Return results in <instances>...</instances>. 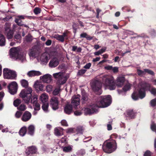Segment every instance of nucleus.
Here are the masks:
<instances>
[{
  "label": "nucleus",
  "instance_id": "obj_23",
  "mask_svg": "<svg viewBox=\"0 0 156 156\" xmlns=\"http://www.w3.org/2000/svg\"><path fill=\"white\" fill-rule=\"evenodd\" d=\"M151 84L149 83L145 82L142 84L141 88H143L144 90L145 91L147 90L150 91L151 90Z\"/></svg>",
  "mask_w": 156,
  "mask_h": 156
},
{
  "label": "nucleus",
  "instance_id": "obj_53",
  "mask_svg": "<svg viewBox=\"0 0 156 156\" xmlns=\"http://www.w3.org/2000/svg\"><path fill=\"white\" fill-rule=\"evenodd\" d=\"M59 89H55L53 91V94L55 95H57L59 94Z\"/></svg>",
  "mask_w": 156,
  "mask_h": 156
},
{
  "label": "nucleus",
  "instance_id": "obj_35",
  "mask_svg": "<svg viewBox=\"0 0 156 156\" xmlns=\"http://www.w3.org/2000/svg\"><path fill=\"white\" fill-rule=\"evenodd\" d=\"M131 88V85L129 83H127L123 87L122 90L124 92H126L129 90Z\"/></svg>",
  "mask_w": 156,
  "mask_h": 156
},
{
  "label": "nucleus",
  "instance_id": "obj_59",
  "mask_svg": "<svg viewBox=\"0 0 156 156\" xmlns=\"http://www.w3.org/2000/svg\"><path fill=\"white\" fill-rule=\"evenodd\" d=\"M52 43V41L50 39H48L45 42V44L47 46L51 45Z\"/></svg>",
  "mask_w": 156,
  "mask_h": 156
},
{
  "label": "nucleus",
  "instance_id": "obj_60",
  "mask_svg": "<svg viewBox=\"0 0 156 156\" xmlns=\"http://www.w3.org/2000/svg\"><path fill=\"white\" fill-rule=\"evenodd\" d=\"M68 30H67L66 31L64 32L63 34V35H62L63 36L64 38H65V37L66 39H68Z\"/></svg>",
  "mask_w": 156,
  "mask_h": 156
},
{
  "label": "nucleus",
  "instance_id": "obj_51",
  "mask_svg": "<svg viewBox=\"0 0 156 156\" xmlns=\"http://www.w3.org/2000/svg\"><path fill=\"white\" fill-rule=\"evenodd\" d=\"M151 129L154 132L156 131V124L153 123L151 125Z\"/></svg>",
  "mask_w": 156,
  "mask_h": 156
},
{
  "label": "nucleus",
  "instance_id": "obj_55",
  "mask_svg": "<svg viewBox=\"0 0 156 156\" xmlns=\"http://www.w3.org/2000/svg\"><path fill=\"white\" fill-rule=\"evenodd\" d=\"M61 123L62 125L63 126H68L67 122L65 120H63L61 121Z\"/></svg>",
  "mask_w": 156,
  "mask_h": 156
},
{
  "label": "nucleus",
  "instance_id": "obj_12",
  "mask_svg": "<svg viewBox=\"0 0 156 156\" xmlns=\"http://www.w3.org/2000/svg\"><path fill=\"white\" fill-rule=\"evenodd\" d=\"M50 105L52 108L55 110L58 108V98L56 97H52L50 100Z\"/></svg>",
  "mask_w": 156,
  "mask_h": 156
},
{
  "label": "nucleus",
  "instance_id": "obj_43",
  "mask_svg": "<svg viewBox=\"0 0 156 156\" xmlns=\"http://www.w3.org/2000/svg\"><path fill=\"white\" fill-rule=\"evenodd\" d=\"M86 71L87 70L86 69H80L79 70L77 74L79 76H82L84 74Z\"/></svg>",
  "mask_w": 156,
  "mask_h": 156
},
{
  "label": "nucleus",
  "instance_id": "obj_13",
  "mask_svg": "<svg viewBox=\"0 0 156 156\" xmlns=\"http://www.w3.org/2000/svg\"><path fill=\"white\" fill-rule=\"evenodd\" d=\"M126 116L130 119H134L135 118L137 113L133 109H129L126 112Z\"/></svg>",
  "mask_w": 156,
  "mask_h": 156
},
{
  "label": "nucleus",
  "instance_id": "obj_57",
  "mask_svg": "<svg viewBox=\"0 0 156 156\" xmlns=\"http://www.w3.org/2000/svg\"><path fill=\"white\" fill-rule=\"evenodd\" d=\"M91 65V63H87L84 66L83 68L86 69H88L90 67Z\"/></svg>",
  "mask_w": 156,
  "mask_h": 156
},
{
  "label": "nucleus",
  "instance_id": "obj_47",
  "mask_svg": "<svg viewBox=\"0 0 156 156\" xmlns=\"http://www.w3.org/2000/svg\"><path fill=\"white\" fill-rule=\"evenodd\" d=\"M42 60L44 62H47L49 60V58L47 56H42L41 57Z\"/></svg>",
  "mask_w": 156,
  "mask_h": 156
},
{
  "label": "nucleus",
  "instance_id": "obj_19",
  "mask_svg": "<svg viewBox=\"0 0 156 156\" xmlns=\"http://www.w3.org/2000/svg\"><path fill=\"white\" fill-rule=\"evenodd\" d=\"M27 75L29 77L39 76L41 75V73L39 71L31 70L27 73Z\"/></svg>",
  "mask_w": 156,
  "mask_h": 156
},
{
  "label": "nucleus",
  "instance_id": "obj_6",
  "mask_svg": "<svg viewBox=\"0 0 156 156\" xmlns=\"http://www.w3.org/2000/svg\"><path fill=\"white\" fill-rule=\"evenodd\" d=\"M146 95L145 91L143 88L141 87L139 89L138 91H135L132 94V98L134 100H137L139 99H142Z\"/></svg>",
  "mask_w": 156,
  "mask_h": 156
},
{
  "label": "nucleus",
  "instance_id": "obj_17",
  "mask_svg": "<svg viewBox=\"0 0 156 156\" xmlns=\"http://www.w3.org/2000/svg\"><path fill=\"white\" fill-rule=\"evenodd\" d=\"M23 15L19 16H17V18L15 20V22L19 26H21L23 25V22L21 20L22 19H24L25 17H27Z\"/></svg>",
  "mask_w": 156,
  "mask_h": 156
},
{
  "label": "nucleus",
  "instance_id": "obj_26",
  "mask_svg": "<svg viewBox=\"0 0 156 156\" xmlns=\"http://www.w3.org/2000/svg\"><path fill=\"white\" fill-rule=\"evenodd\" d=\"M63 130L62 128L60 129L55 128L54 129V134L57 136H60L63 135Z\"/></svg>",
  "mask_w": 156,
  "mask_h": 156
},
{
  "label": "nucleus",
  "instance_id": "obj_37",
  "mask_svg": "<svg viewBox=\"0 0 156 156\" xmlns=\"http://www.w3.org/2000/svg\"><path fill=\"white\" fill-rule=\"evenodd\" d=\"M26 108V105L23 104H21L19 107H17V109L21 111H24Z\"/></svg>",
  "mask_w": 156,
  "mask_h": 156
},
{
  "label": "nucleus",
  "instance_id": "obj_8",
  "mask_svg": "<svg viewBox=\"0 0 156 156\" xmlns=\"http://www.w3.org/2000/svg\"><path fill=\"white\" fill-rule=\"evenodd\" d=\"M3 73L4 77L7 79H15L17 76L15 71L6 68L4 69Z\"/></svg>",
  "mask_w": 156,
  "mask_h": 156
},
{
  "label": "nucleus",
  "instance_id": "obj_63",
  "mask_svg": "<svg viewBox=\"0 0 156 156\" xmlns=\"http://www.w3.org/2000/svg\"><path fill=\"white\" fill-rule=\"evenodd\" d=\"M137 37H142L145 38H148V37L146 35H145L144 34H141L140 35H138Z\"/></svg>",
  "mask_w": 156,
  "mask_h": 156
},
{
  "label": "nucleus",
  "instance_id": "obj_32",
  "mask_svg": "<svg viewBox=\"0 0 156 156\" xmlns=\"http://www.w3.org/2000/svg\"><path fill=\"white\" fill-rule=\"evenodd\" d=\"M49 106L48 104V103H43L42 106V108L43 110L45 112H48V109Z\"/></svg>",
  "mask_w": 156,
  "mask_h": 156
},
{
  "label": "nucleus",
  "instance_id": "obj_22",
  "mask_svg": "<svg viewBox=\"0 0 156 156\" xmlns=\"http://www.w3.org/2000/svg\"><path fill=\"white\" fill-rule=\"evenodd\" d=\"M82 95L81 102L82 104H84L88 101V98L87 94L85 92H82Z\"/></svg>",
  "mask_w": 156,
  "mask_h": 156
},
{
  "label": "nucleus",
  "instance_id": "obj_16",
  "mask_svg": "<svg viewBox=\"0 0 156 156\" xmlns=\"http://www.w3.org/2000/svg\"><path fill=\"white\" fill-rule=\"evenodd\" d=\"M59 64L58 59L56 58H54L50 61L49 65L51 68L55 67L57 66Z\"/></svg>",
  "mask_w": 156,
  "mask_h": 156
},
{
  "label": "nucleus",
  "instance_id": "obj_56",
  "mask_svg": "<svg viewBox=\"0 0 156 156\" xmlns=\"http://www.w3.org/2000/svg\"><path fill=\"white\" fill-rule=\"evenodd\" d=\"M144 156H151V152L149 151H147L144 154Z\"/></svg>",
  "mask_w": 156,
  "mask_h": 156
},
{
  "label": "nucleus",
  "instance_id": "obj_10",
  "mask_svg": "<svg viewBox=\"0 0 156 156\" xmlns=\"http://www.w3.org/2000/svg\"><path fill=\"white\" fill-rule=\"evenodd\" d=\"M97 106L95 105L91 108H84L82 109V112L85 115H91L97 112Z\"/></svg>",
  "mask_w": 156,
  "mask_h": 156
},
{
  "label": "nucleus",
  "instance_id": "obj_58",
  "mask_svg": "<svg viewBox=\"0 0 156 156\" xmlns=\"http://www.w3.org/2000/svg\"><path fill=\"white\" fill-rule=\"evenodd\" d=\"M119 68L117 67H113L112 69V70L114 73H117L119 71Z\"/></svg>",
  "mask_w": 156,
  "mask_h": 156
},
{
  "label": "nucleus",
  "instance_id": "obj_36",
  "mask_svg": "<svg viewBox=\"0 0 156 156\" xmlns=\"http://www.w3.org/2000/svg\"><path fill=\"white\" fill-rule=\"evenodd\" d=\"M84 128L82 126H79L77 127L76 131L77 133L82 134L84 131Z\"/></svg>",
  "mask_w": 156,
  "mask_h": 156
},
{
  "label": "nucleus",
  "instance_id": "obj_34",
  "mask_svg": "<svg viewBox=\"0 0 156 156\" xmlns=\"http://www.w3.org/2000/svg\"><path fill=\"white\" fill-rule=\"evenodd\" d=\"M7 38L8 39H11L13 36V31L12 30H9V31L7 32Z\"/></svg>",
  "mask_w": 156,
  "mask_h": 156
},
{
  "label": "nucleus",
  "instance_id": "obj_24",
  "mask_svg": "<svg viewBox=\"0 0 156 156\" xmlns=\"http://www.w3.org/2000/svg\"><path fill=\"white\" fill-rule=\"evenodd\" d=\"M27 129L25 126L22 127L19 132V135L21 136H24L27 133Z\"/></svg>",
  "mask_w": 156,
  "mask_h": 156
},
{
  "label": "nucleus",
  "instance_id": "obj_15",
  "mask_svg": "<svg viewBox=\"0 0 156 156\" xmlns=\"http://www.w3.org/2000/svg\"><path fill=\"white\" fill-rule=\"evenodd\" d=\"M41 79L44 83H50L51 81V76L49 74H46L42 76H41Z\"/></svg>",
  "mask_w": 156,
  "mask_h": 156
},
{
  "label": "nucleus",
  "instance_id": "obj_21",
  "mask_svg": "<svg viewBox=\"0 0 156 156\" xmlns=\"http://www.w3.org/2000/svg\"><path fill=\"white\" fill-rule=\"evenodd\" d=\"M27 129V133L31 136H33L35 131V127L33 125H30L28 126Z\"/></svg>",
  "mask_w": 156,
  "mask_h": 156
},
{
  "label": "nucleus",
  "instance_id": "obj_20",
  "mask_svg": "<svg viewBox=\"0 0 156 156\" xmlns=\"http://www.w3.org/2000/svg\"><path fill=\"white\" fill-rule=\"evenodd\" d=\"M125 81L124 77H119L117 81L116 86L118 87H121L124 84Z\"/></svg>",
  "mask_w": 156,
  "mask_h": 156
},
{
  "label": "nucleus",
  "instance_id": "obj_64",
  "mask_svg": "<svg viewBox=\"0 0 156 156\" xmlns=\"http://www.w3.org/2000/svg\"><path fill=\"white\" fill-rule=\"evenodd\" d=\"M105 69L107 70H112L113 67L112 66H107L105 67Z\"/></svg>",
  "mask_w": 156,
  "mask_h": 156
},
{
  "label": "nucleus",
  "instance_id": "obj_33",
  "mask_svg": "<svg viewBox=\"0 0 156 156\" xmlns=\"http://www.w3.org/2000/svg\"><path fill=\"white\" fill-rule=\"evenodd\" d=\"M37 51V48H33L31 49L30 52V55L33 57L35 56L36 55V53Z\"/></svg>",
  "mask_w": 156,
  "mask_h": 156
},
{
  "label": "nucleus",
  "instance_id": "obj_49",
  "mask_svg": "<svg viewBox=\"0 0 156 156\" xmlns=\"http://www.w3.org/2000/svg\"><path fill=\"white\" fill-rule=\"evenodd\" d=\"M83 113L82 112V109L81 111L76 110L74 112V114L76 116H79L81 115Z\"/></svg>",
  "mask_w": 156,
  "mask_h": 156
},
{
  "label": "nucleus",
  "instance_id": "obj_42",
  "mask_svg": "<svg viewBox=\"0 0 156 156\" xmlns=\"http://www.w3.org/2000/svg\"><path fill=\"white\" fill-rule=\"evenodd\" d=\"M41 11V9L38 7L35 8L34 10V12L36 15H37L40 13Z\"/></svg>",
  "mask_w": 156,
  "mask_h": 156
},
{
  "label": "nucleus",
  "instance_id": "obj_14",
  "mask_svg": "<svg viewBox=\"0 0 156 156\" xmlns=\"http://www.w3.org/2000/svg\"><path fill=\"white\" fill-rule=\"evenodd\" d=\"M31 117V113L28 111H25L23 113L22 118L21 120L23 122H27L29 121Z\"/></svg>",
  "mask_w": 156,
  "mask_h": 156
},
{
  "label": "nucleus",
  "instance_id": "obj_4",
  "mask_svg": "<svg viewBox=\"0 0 156 156\" xmlns=\"http://www.w3.org/2000/svg\"><path fill=\"white\" fill-rule=\"evenodd\" d=\"M32 90L30 87L22 90L20 94V97L26 103L29 104L32 97Z\"/></svg>",
  "mask_w": 156,
  "mask_h": 156
},
{
  "label": "nucleus",
  "instance_id": "obj_52",
  "mask_svg": "<svg viewBox=\"0 0 156 156\" xmlns=\"http://www.w3.org/2000/svg\"><path fill=\"white\" fill-rule=\"evenodd\" d=\"M109 124L107 125V129L108 130H110L112 129V127L111 125V124L112 123V121H110L108 122Z\"/></svg>",
  "mask_w": 156,
  "mask_h": 156
},
{
  "label": "nucleus",
  "instance_id": "obj_27",
  "mask_svg": "<svg viewBox=\"0 0 156 156\" xmlns=\"http://www.w3.org/2000/svg\"><path fill=\"white\" fill-rule=\"evenodd\" d=\"M5 40L4 36L0 33V46H3L5 45Z\"/></svg>",
  "mask_w": 156,
  "mask_h": 156
},
{
  "label": "nucleus",
  "instance_id": "obj_9",
  "mask_svg": "<svg viewBox=\"0 0 156 156\" xmlns=\"http://www.w3.org/2000/svg\"><path fill=\"white\" fill-rule=\"evenodd\" d=\"M10 55L12 58L19 59L23 62L25 58L23 54H20L18 51L13 48L11 49L10 50Z\"/></svg>",
  "mask_w": 156,
  "mask_h": 156
},
{
  "label": "nucleus",
  "instance_id": "obj_44",
  "mask_svg": "<svg viewBox=\"0 0 156 156\" xmlns=\"http://www.w3.org/2000/svg\"><path fill=\"white\" fill-rule=\"evenodd\" d=\"M150 104L151 107L155 106H156V98L151 100L150 102Z\"/></svg>",
  "mask_w": 156,
  "mask_h": 156
},
{
  "label": "nucleus",
  "instance_id": "obj_2",
  "mask_svg": "<svg viewBox=\"0 0 156 156\" xmlns=\"http://www.w3.org/2000/svg\"><path fill=\"white\" fill-rule=\"evenodd\" d=\"M80 98L76 96H74L72 98L71 104H67L66 105L64 109L65 112L68 115L70 114L73 111V106L76 109L77 106L80 104Z\"/></svg>",
  "mask_w": 156,
  "mask_h": 156
},
{
  "label": "nucleus",
  "instance_id": "obj_25",
  "mask_svg": "<svg viewBox=\"0 0 156 156\" xmlns=\"http://www.w3.org/2000/svg\"><path fill=\"white\" fill-rule=\"evenodd\" d=\"M48 99V95L45 93L42 94L40 97V99L43 103L46 102Z\"/></svg>",
  "mask_w": 156,
  "mask_h": 156
},
{
  "label": "nucleus",
  "instance_id": "obj_40",
  "mask_svg": "<svg viewBox=\"0 0 156 156\" xmlns=\"http://www.w3.org/2000/svg\"><path fill=\"white\" fill-rule=\"evenodd\" d=\"M86 154L85 151L84 149H81L77 152V154L79 155H84Z\"/></svg>",
  "mask_w": 156,
  "mask_h": 156
},
{
  "label": "nucleus",
  "instance_id": "obj_45",
  "mask_svg": "<svg viewBox=\"0 0 156 156\" xmlns=\"http://www.w3.org/2000/svg\"><path fill=\"white\" fill-rule=\"evenodd\" d=\"M31 103L34 104L36 102H37V98L36 96H33L32 98L31 97Z\"/></svg>",
  "mask_w": 156,
  "mask_h": 156
},
{
  "label": "nucleus",
  "instance_id": "obj_54",
  "mask_svg": "<svg viewBox=\"0 0 156 156\" xmlns=\"http://www.w3.org/2000/svg\"><path fill=\"white\" fill-rule=\"evenodd\" d=\"M122 9L123 10H125L127 12H129L130 11V8L128 6H124L122 8Z\"/></svg>",
  "mask_w": 156,
  "mask_h": 156
},
{
  "label": "nucleus",
  "instance_id": "obj_31",
  "mask_svg": "<svg viewBox=\"0 0 156 156\" xmlns=\"http://www.w3.org/2000/svg\"><path fill=\"white\" fill-rule=\"evenodd\" d=\"M54 37L57 40L60 41L62 42H63L64 41L65 38L62 35L57 34L55 35Z\"/></svg>",
  "mask_w": 156,
  "mask_h": 156
},
{
  "label": "nucleus",
  "instance_id": "obj_38",
  "mask_svg": "<svg viewBox=\"0 0 156 156\" xmlns=\"http://www.w3.org/2000/svg\"><path fill=\"white\" fill-rule=\"evenodd\" d=\"M34 106V109L35 111H39L40 109V105L39 103L37 102H36L33 104Z\"/></svg>",
  "mask_w": 156,
  "mask_h": 156
},
{
  "label": "nucleus",
  "instance_id": "obj_48",
  "mask_svg": "<svg viewBox=\"0 0 156 156\" xmlns=\"http://www.w3.org/2000/svg\"><path fill=\"white\" fill-rule=\"evenodd\" d=\"M151 93L154 96H156V88L153 87L150 91Z\"/></svg>",
  "mask_w": 156,
  "mask_h": 156
},
{
  "label": "nucleus",
  "instance_id": "obj_50",
  "mask_svg": "<svg viewBox=\"0 0 156 156\" xmlns=\"http://www.w3.org/2000/svg\"><path fill=\"white\" fill-rule=\"evenodd\" d=\"M22 115V112L19 111H17L15 114V115L16 118H19Z\"/></svg>",
  "mask_w": 156,
  "mask_h": 156
},
{
  "label": "nucleus",
  "instance_id": "obj_62",
  "mask_svg": "<svg viewBox=\"0 0 156 156\" xmlns=\"http://www.w3.org/2000/svg\"><path fill=\"white\" fill-rule=\"evenodd\" d=\"M92 137H88L84 139L83 142H87L91 140Z\"/></svg>",
  "mask_w": 156,
  "mask_h": 156
},
{
  "label": "nucleus",
  "instance_id": "obj_39",
  "mask_svg": "<svg viewBox=\"0 0 156 156\" xmlns=\"http://www.w3.org/2000/svg\"><path fill=\"white\" fill-rule=\"evenodd\" d=\"M21 101L18 99H17L13 102V105L16 107H17L21 103Z\"/></svg>",
  "mask_w": 156,
  "mask_h": 156
},
{
  "label": "nucleus",
  "instance_id": "obj_7",
  "mask_svg": "<svg viewBox=\"0 0 156 156\" xmlns=\"http://www.w3.org/2000/svg\"><path fill=\"white\" fill-rule=\"evenodd\" d=\"M53 76L55 79H57V83L61 85L64 84L67 80V78L62 72L57 73L53 74Z\"/></svg>",
  "mask_w": 156,
  "mask_h": 156
},
{
  "label": "nucleus",
  "instance_id": "obj_41",
  "mask_svg": "<svg viewBox=\"0 0 156 156\" xmlns=\"http://www.w3.org/2000/svg\"><path fill=\"white\" fill-rule=\"evenodd\" d=\"M144 71L145 72L153 76L154 75V73L153 71L148 69H144Z\"/></svg>",
  "mask_w": 156,
  "mask_h": 156
},
{
  "label": "nucleus",
  "instance_id": "obj_5",
  "mask_svg": "<svg viewBox=\"0 0 156 156\" xmlns=\"http://www.w3.org/2000/svg\"><path fill=\"white\" fill-rule=\"evenodd\" d=\"M117 148V144L115 140L104 143L102 146L104 151L106 153H111L114 151Z\"/></svg>",
  "mask_w": 156,
  "mask_h": 156
},
{
  "label": "nucleus",
  "instance_id": "obj_1",
  "mask_svg": "<svg viewBox=\"0 0 156 156\" xmlns=\"http://www.w3.org/2000/svg\"><path fill=\"white\" fill-rule=\"evenodd\" d=\"M102 83L108 87L110 90H115L116 88V84L113 77L109 75L102 76H101L99 81L96 80L94 81L91 86L93 90L98 95L101 94L102 93L101 89Z\"/></svg>",
  "mask_w": 156,
  "mask_h": 156
},
{
  "label": "nucleus",
  "instance_id": "obj_30",
  "mask_svg": "<svg viewBox=\"0 0 156 156\" xmlns=\"http://www.w3.org/2000/svg\"><path fill=\"white\" fill-rule=\"evenodd\" d=\"M35 83V87L38 88L39 90L41 91L43 90L44 86L40 82H36Z\"/></svg>",
  "mask_w": 156,
  "mask_h": 156
},
{
  "label": "nucleus",
  "instance_id": "obj_11",
  "mask_svg": "<svg viewBox=\"0 0 156 156\" xmlns=\"http://www.w3.org/2000/svg\"><path fill=\"white\" fill-rule=\"evenodd\" d=\"M18 85L15 81L11 82L8 86L9 92L12 94H14L17 92Z\"/></svg>",
  "mask_w": 156,
  "mask_h": 156
},
{
  "label": "nucleus",
  "instance_id": "obj_28",
  "mask_svg": "<svg viewBox=\"0 0 156 156\" xmlns=\"http://www.w3.org/2000/svg\"><path fill=\"white\" fill-rule=\"evenodd\" d=\"M73 147L70 145L65 146L63 148V151L65 153L70 152L73 150Z\"/></svg>",
  "mask_w": 156,
  "mask_h": 156
},
{
  "label": "nucleus",
  "instance_id": "obj_3",
  "mask_svg": "<svg viewBox=\"0 0 156 156\" xmlns=\"http://www.w3.org/2000/svg\"><path fill=\"white\" fill-rule=\"evenodd\" d=\"M99 98L100 101L96 105L98 108H105L109 106L111 103V97L110 95L101 96Z\"/></svg>",
  "mask_w": 156,
  "mask_h": 156
},
{
  "label": "nucleus",
  "instance_id": "obj_46",
  "mask_svg": "<svg viewBox=\"0 0 156 156\" xmlns=\"http://www.w3.org/2000/svg\"><path fill=\"white\" fill-rule=\"evenodd\" d=\"M26 40L27 42H31L32 39V36L31 35H27L25 37Z\"/></svg>",
  "mask_w": 156,
  "mask_h": 156
},
{
  "label": "nucleus",
  "instance_id": "obj_18",
  "mask_svg": "<svg viewBox=\"0 0 156 156\" xmlns=\"http://www.w3.org/2000/svg\"><path fill=\"white\" fill-rule=\"evenodd\" d=\"M37 151V149L36 147L34 146H32L27 148L26 153L27 155H29L30 154H33L36 153Z\"/></svg>",
  "mask_w": 156,
  "mask_h": 156
},
{
  "label": "nucleus",
  "instance_id": "obj_29",
  "mask_svg": "<svg viewBox=\"0 0 156 156\" xmlns=\"http://www.w3.org/2000/svg\"><path fill=\"white\" fill-rule=\"evenodd\" d=\"M20 83L22 86L26 88H27L28 86V83L27 80L25 79H23L20 81Z\"/></svg>",
  "mask_w": 156,
  "mask_h": 156
},
{
  "label": "nucleus",
  "instance_id": "obj_61",
  "mask_svg": "<svg viewBox=\"0 0 156 156\" xmlns=\"http://www.w3.org/2000/svg\"><path fill=\"white\" fill-rule=\"evenodd\" d=\"M137 73L138 75L140 76L143 74L144 72L140 69H137Z\"/></svg>",
  "mask_w": 156,
  "mask_h": 156
}]
</instances>
